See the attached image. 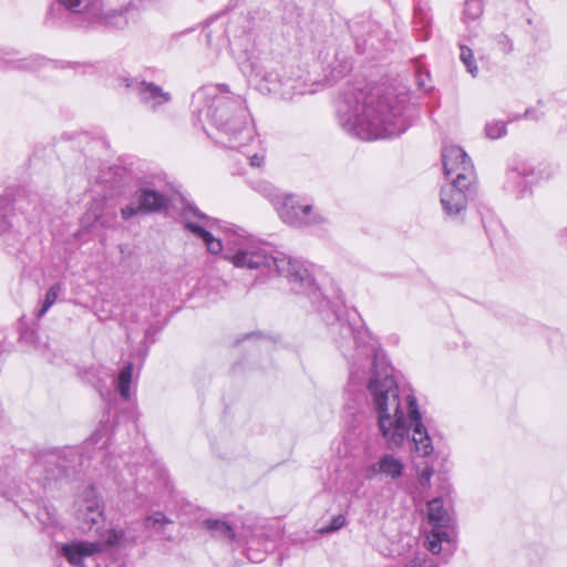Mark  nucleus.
Returning a JSON list of instances; mask_svg holds the SVG:
<instances>
[{"label":"nucleus","instance_id":"f257e3e1","mask_svg":"<svg viewBox=\"0 0 567 567\" xmlns=\"http://www.w3.org/2000/svg\"><path fill=\"white\" fill-rule=\"evenodd\" d=\"M334 342L350 363L351 379L369 367L367 384L370 402L377 413L378 427L389 449L401 446L412 429V441L420 456L433 452L432 440L422 423L416 399L412 394L402 396L393 375L394 369L379 352L367 330L338 320L331 328Z\"/></svg>","mask_w":567,"mask_h":567},{"label":"nucleus","instance_id":"f03ea898","mask_svg":"<svg viewBox=\"0 0 567 567\" xmlns=\"http://www.w3.org/2000/svg\"><path fill=\"white\" fill-rule=\"evenodd\" d=\"M215 244L224 260L237 268L259 269L284 277L293 292L317 296L315 279L300 260L276 250L268 243L247 236L243 228L225 221L215 219Z\"/></svg>","mask_w":567,"mask_h":567},{"label":"nucleus","instance_id":"7ed1b4c3","mask_svg":"<svg viewBox=\"0 0 567 567\" xmlns=\"http://www.w3.org/2000/svg\"><path fill=\"white\" fill-rule=\"evenodd\" d=\"M410 107L395 96H381L368 86H347L337 105L342 128L360 140L372 141L401 135L410 126Z\"/></svg>","mask_w":567,"mask_h":567},{"label":"nucleus","instance_id":"20e7f679","mask_svg":"<svg viewBox=\"0 0 567 567\" xmlns=\"http://www.w3.org/2000/svg\"><path fill=\"white\" fill-rule=\"evenodd\" d=\"M229 110L231 115H228L225 106H218V130L227 136L228 146L241 152L251 167H261L265 162V152L259 147L256 130L244 99L238 94L231 95Z\"/></svg>","mask_w":567,"mask_h":567},{"label":"nucleus","instance_id":"39448f33","mask_svg":"<svg viewBox=\"0 0 567 567\" xmlns=\"http://www.w3.org/2000/svg\"><path fill=\"white\" fill-rule=\"evenodd\" d=\"M465 175L453 177L441 187L440 203L443 212L450 217H461L466 210L468 199L476 194L475 181H464Z\"/></svg>","mask_w":567,"mask_h":567},{"label":"nucleus","instance_id":"423d86ee","mask_svg":"<svg viewBox=\"0 0 567 567\" xmlns=\"http://www.w3.org/2000/svg\"><path fill=\"white\" fill-rule=\"evenodd\" d=\"M274 205L281 220L297 228L321 224L326 220L321 214L313 212L310 204H301L295 195L276 197Z\"/></svg>","mask_w":567,"mask_h":567},{"label":"nucleus","instance_id":"0eeeda50","mask_svg":"<svg viewBox=\"0 0 567 567\" xmlns=\"http://www.w3.org/2000/svg\"><path fill=\"white\" fill-rule=\"evenodd\" d=\"M27 223L22 214L17 213L9 199L0 200V247L8 252L19 248Z\"/></svg>","mask_w":567,"mask_h":567},{"label":"nucleus","instance_id":"6e6552de","mask_svg":"<svg viewBox=\"0 0 567 567\" xmlns=\"http://www.w3.org/2000/svg\"><path fill=\"white\" fill-rule=\"evenodd\" d=\"M169 199L163 193L150 187H142L136 190L134 200L121 208V217L128 220L137 215H147L166 209Z\"/></svg>","mask_w":567,"mask_h":567},{"label":"nucleus","instance_id":"1a4fd4ad","mask_svg":"<svg viewBox=\"0 0 567 567\" xmlns=\"http://www.w3.org/2000/svg\"><path fill=\"white\" fill-rule=\"evenodd\" d=\"M103 506L94 487L87 486L75 501V517L82 532H90L103 522Z\"/></svg>","mask_w":567,"mask_h":567},{"label":"nucleus","instance_id":"9d476101","mask_svg":"<svg viewBox=\"0 0 567 567\" xmlns=\"http://www.w3.org/2000/svg\"><path fill=\"white\" fill-rule=\"evenodd\" d=\"M444 175L447 178L465 175L464 181H475L474 165L463 148L456 145L444 146L442 151Z\"/></svg>","mask_w":567,"mask_h":567},{"label":"nucleus","instance_id":"9b49d317","mask_svg":"<svg viewBox=\"0 0 567 567\" xmlns=\"http://www.w3.org/2000/svg\"><path fill=\"white\" fill-rule=\"evenodd\" d=\"M121 84L127 89L134 90L137 93L140 102L153 111H156L172 100L169 92L164 91L159 85L153 82L122 78Z\"/></svg>","mask_w":567,"mask_h":567},{"label":"nucleus","instance_id":"f8f14e48","mask_svg":"<svg viewBox=\"0 0 567 567\" xmlns=\"http://www.w3.org/2000/svg\"><path fill=\"white\" fill-rule=\"evenodd\" d=\"M193 123L209 137L208 127L213 124V89L210 85L199 87L192 100Z\"/></svg>","mask_w":567,"mask_h":567},{"label":"nucleus","instance_id":"ddd939ff","mask_svg":"<svg viewBox=\"0 0 567 567\" xmlns=\"http://www.w3.org/2000/svg\"><path fill=\"white\" fill-rule=\"evenodd\" d=\"M404 464L401 458L393 454L385 453L379 457V460L369 466L364 471L367 480H373L379 477L390 478L392 481L399 480L403 475Z\"/></svg>","mask_w":567,"mask_h":567},{"label":"nucleus","instance_id":"4468645a","mask_svg":"<svg viewBox=\"0 0 567 567\" xmlns=\"http://www.w3.org/2000/svg\"><path fill=\"white\" fill-rule=\"evenodd\" d=\"M352 32L355 37L357 48L362 52L367 51L368 48L378 50L383 39V31L380 25L372 21L354 23Z\"/></svg>","mask_w":567,"mask_h":567},{"label":"nucleus","instance_id":"2eb2a0df","mask_svg":"<svg viewBox=\"0 0 567 567\" xmlns=\"http://www.w3.org/2000/svg\"><path fill=\"white\" fill-rule=\"evenodd\" d=\"M102 551V544L99 542H72L64 544L61 548L62 555L73 566L82 567L85 558Z\"/></svg>","mask_w":567,"mask_h":567},{"label":"nucleus","instance_id":"dca6fc26","mask_svg":"<svg viewBox=\"0 0 567 567\" xmlns=\"http://www.w3.org/2000/svg\"><path fill=\"white\" fill-rule=\"evenodd\" d=\"M171 520L163 512H153L147 515L144 519V528L152 530L166 539H172L171 527L173 526Z\"/></svg>","mask_w":567,"mask_h":567},{"label":"nucleus","instance_id":"f3484780","mask_svg":"<svg viewBox=\"0 0 567 567\" xmlns=\"http://www.w3.org/2000/svg\"><path fill=\"white\" fill-rule=\"evenodd\" d=\"M427 519L434 528L447 527L450 525L451 517L441 497L433 498L427 503Z\"/></svg>","mask_w":567,"mask_h":567},{"label":"nucleus","instance_id":"a211bd4d","mask_svg":"<svg viewBox=\"0 0 567 567\" xmlns=\"http://www.w3.org/2000/svg\"><path fill=\"white\" fill-rule=\"evenodd\" d=\"M264 535L261 530L254 533L250 538L246 540L247 544V558L251 563H260L265 559L266 553L270 550V546L268 543H265L262 549L255 548V546L259 545V537Z\"/></svg>","mask_w":567,"mask_h":567},{"label":"nucleus","instance_id":"6ab92c4d","mask_svg":"<svg viewBox=\"0 0 567 567\" xmlns=\"http://www.w3.org/2000/svg\"><path fill=\"white\" fill-rule=\"evenodd\" d=\"M55 458L56 456L54 454H51L48 461L37 460L30 468L31 475L40 480V477H37V475L42 472L47 463H54ZM64 472L65 471L61 467L58 468L56 473L53 470H48L45 472V475L41 478V481H43V484H45L47 482H50L52 480H58L59 477H61L62 474H64Z\"/></svg>","mask_w":567,"mask_h":567},{"label":"nucleus","instance_id":"aec40b11","mask_svg":"<svg viewBox=\"0 0 567 567\" xmlns=\"http://www.w3.org/2000/svg\"><path fill=\"white\" fill-rule=\"evenodd\" d=\"M214 528H215V538L217 536L221 537L223 539H225L226 542H228L230 544L238 545L241 542V539L244 538V536L238 535L236 533L235 526L226 520L215 519Z\"/></svg>","mask_w":567,"mask_h":567},{"label":"nucleus","instance_id":"412c9836","mask_svg":"<svg viewBox=\"0 0 567 567\" xmlns=\"http://www.w3.org/2000/svg\"><path fill=\"white\" fill-rule=\"evenodd\" d=\"M84 228H92L95 224H100L103 228H112L115 224V215L110 216L97 215L95 212H87L81 219Z\"/></svg>","mask_w":567,"mask_h":567},{"label":"nucleus","instance_id":"4be33fe9","mask_svg":"<svg viewBox=\"0 0 567 567\" xmlns=\"http://www.w3.org/2000/svg\"><path fill=\"white\" fill-rule=\"evenodd\" d=\"M132 374H133V364L132 363L125 364L118 372L117 389H118L121 398L124 401H128L131 398L130 386H131V382H132Z\"/></svg>","mask_w":567,"mask_h":567},{"label":"nucleus","instance_id":"5701e85b","mask_svg":"<svg viewBox=\"0 0 567 567\" xmlns=\"http://www.w3.org/2000/svg\"><path fill=\"white\" fill-rule=\"evenodd\" d=\"M533 175V169H527L523 167L522 169H512L508 172L507 178L508 183L517 185L518 193L523 194L527 186L532 184L530 176Z\"/></svg>","mask_w":567,"mask_h":567},{"label":"nucleus","instance_id":"b1692460","mask_svg":"<svg viewBox=\"0 0 567 567\" xmlns=\"http://www.w3.org/2000/svg\"><path fill=\"white\" fill-rule=\"evenodd\" d=\"M243 341L248 344L250 350L259 352H269L275 346L272 339L257 333L248 334Z\"/></svg>","mask_w":567,"mask_h":567},{"label":"nucleus","instance_id":"393cba45","mask_svg":"<svg viewBox=\"0 0 567 567\" xmlns=\"http://www.w3.org/2000/svg\"><path fill=\"white\" fill-rule=\"evenodd\" d=\"M63 292V286L60 282L52 285L44 297L41 308L37 312V318H42L49 309L56 302L59 296Z\"/></svg>","mask_w":567,"mask_h":567},{"label":"nucleus","instance_id":"a878e982","mask_svg":"<svg viewBox=\"0 0 567 567\" xmlns=\"http://www.w3.org/2000/svg\"><path fill=\"white\" fill-rule=\"evenodd\" d=\"M483 13V3L481 0H466L464 7V21H475Z\"/></svg>","mask_w":567,"mask_h":567},{"label":"nucleus","instance_id":"bb28decb","mask_svg":"<svg viewBox=\"0 0 567 567\" xmlns=\"http://www.w3.org/2000/svg\"><path fill=\"white\" fill-rule=\"evenodd\" d=\"M461 54L460 59L466 66V70L468 73H471L472 76H476L478 73V68L474 60V54L471 48L466 45H460Z\"/></svg>","mask_w":567,"mask_h":567},{"label":"nucleus","instance_id":"cd10ccee","mask_svg":"<svg viewBox=\"0 0 567 567\" xmlns=\"http://www.w3.org/2000/svg\"><path fill=\"white\" fill-rule=\"evenodd\" d=\"M124 538V532L117 528H110L100 533V542L103 545L116 546Z\"/></svg>","mask_w":567,"mask_h":567},{"label":"nucleus","instance_id":"c85d7f7f","mask_svg":"<svg viewBox=\"0 0 567 567\" xmlns=\"http://www.w3.org/2000/svg\"><path fill=\"white\" fill-rule=\"evenodd\" d=\"M506 123L503 121H491L485 125V135L491 140H497L506 135Z\"/></svg>","mask_w":567,"mask_h":567},{"label":"nucleus","instance_id":"c756f323","mask_svg":"<svg viewBox=\"0 0 567 567\" xmlns=\"http://www.w3.org/2000/svg\"><path fill=\"white\" fill-rule=\"evenodd\" d=\"M185 227L190 230L195 236L202 238L207 246L208 251H210V244L213 241V235L207 231L203 225L194 221H186Z\"/></svg>","mask_w":567,"mask_h":567},{"label":"nucleus","instance_id":"7c9ffc66","mask_svg":"<svg viewBox=\"0 0 567 567\" xmlns=\"http://www.w3.org/2000/svg\"><path fill=\"white\" fill-rule=\"evenodd\" d=\"M432 539H429V550L433 554H439L441 551V544L443 540L449 539V534L445 530H433Z\"/></svg>","mask_w":567,"mask_h":567},{"label":"nucleus","instance_id":"2f4dec72","mask_svg":"<svg viewBox=\"0 0 567 567\" xmlns=\"http://www.w3.org/2000/svg\"><path fill=\"white\" fill-rule=\"evenodd\" d=\"M107 434H109V424L107 422H104L100 424V427L95 430V432L92 433L87 444H99L104 437L105 440L102 442L101 449L105 446L107 443Z\"/></svg>","mask_w":567,"mask_h":567},{"label":"nucleus","instance_id":"473e14b6","mask_svg":"<svg viewBox=\"0 0 567 567\" xmlns=\"http://www.w3.org/2000/svg\"><path fill=\"white\" fill-rule=\"evenodd\" d=\"M346 524V517L343 515H337L334 516L330 523L326 526H322L319 528L320 534H330L333 532L339 530L341 527H343Z\"/></svg>","mask_w":567,"mask_h":567},{"label":"nucleus","instance_id":"72a5a7b5","mask_svg":"<svg viewBox=\"0 0 567 567\" xmlns=\"http://www.w3.org/2000/svg\"><path fill=\"white\" fill-rule=\"evenodd\" d=\"M494 40H495L496 45L499 49V51H502L505 54L512 52V50H513L512 40L506 34H504V33L497 34L494 38Z\"/></svg>","mask_w":567,"mask_h":567},{"label":"nucleus","instance_id":"f704fd0d","mask_svg":"<svg viewBox=\"0 0 567 567\" xmlns=\"http://www.w3.org/2000/svg\"><path fill=\"white\" fill-rule=\"evenodd\" d=\"M65 9L72 12H81L84 0H58Z\"/></svg>","mask_w":567,"mask_h":567},{"label":"nucleus","instance_id":"c9c22d12","mask_svg":"<svg viewBox=\"0 0 567 567\" xmlns=\"http://www.w3.org/2000/svg\"><path fill=\"white\" fill-rule=\"evenodd\" d=\"M433 475V468L431 466H425L419 474V483L422 486H426L430 484L431 477Z\"/></svg>","mask_w":567,"mask_h":567},{"label":"nucleus","instance_id":"e433bc0d","mask_svg":"<svg viewBox=\"0 0 567 567\" xmlns=\"http://www.w3.org/2000/svg\"><path fill=\"white\" fill-rule=\"evenodd\" d=\"M522 117H526V118L530 117V118H534V120H539L540 118V116L536 115L535 111L532 110V109H527L523 115L516 116L515 120H519Z\"/></svg>","mask_w":567,"mask_h":567},{"label":"nucleus","instance_id":"4c0bfd02","mask_svg":"<svg viewBox=\"0 0 567 567\" xmlns=\"http://www.w3.org/2000/svg\"><path fill=\"white\" fill-rule=\"evenodd\" d=\"M16 68L18 69H25V70H31L33 69L31 63L30 62H27V61H20L18 62V64L16 65Z\"/></svg>","mask_w":567,"mask_h":567},{"label":"nucleus","instance_id":"58836bf2","mask_svg":"<svg viewBox=\"0 0 567 567\" xmlns=\"http://www.w3.org/2000/svg\"><path fill=\"white\" fill-rule=\"evenodd\" d=\"M215 89L219 91V93L227 94L229 93L228 86L226 84L215 85Z\"/></svg>","mask_w":567,"mask_h":567},{"label":"nucleus","instance_id":"ea45409f","mask_svg":"<svg viewBox=\"0 0 567 567\" xmlns=\"http://www.w3.org/2000/svg\"><path fill=\"white\" fill-rule=\"evenodd\" d=\"M0 493L6 496V497H12L13 496V493L11 489H3L0 487Z\"/></svg>","mask_w":567,"mask_h":567},{"label":"nucleus","instance_id":"a19ab883","mask_svg":"<svg viewBox=\"0 0 567 567\" xmlns=\"http://www.w3.org/2000/svg\"><path fill=\"white\" fill-rule=\"evenodd\" d=\"M187 212L192 213L194 216H197L199 218H204V216L199 215L196 208L188 207Z\"/></svg>","mask_w":567,"mask_h":567},{"label":"nucleus","instance_id":"79ce46f5","mask_svg":"<svg viewBox=\"0 0 567 567\" xmlns=\"http://www.w3.org/2000/svg\"><path fill=\"white\" fill-rule=\"evenodd\" d=\"M205 524H206V526H207V528H208V529L213 528V520H210V519H206V520H205Z\"/></svg>","mask_w":567,"mask_h":567},{"label":"nucleus","instance_id":"37998d69","mask_svg":"<svg viewBox=\"0 0 567 567\" xmlns=\"http://www.w3.org/2000/svg\"><path fill=\"white\" fill-rule=\"evenodd\" d=\"M281 94H282L284 96H286V95H290V93H289V92H287V91H282V93H281Z\"/></svg>","mask_w":567,"mask_h":567}]
</instances>
